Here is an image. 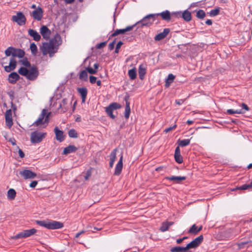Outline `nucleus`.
<instances>
[{
    "mask_svg": "<svg viewBox=\"0 0 252 252\" xmlns=\"http://www.w3.org/2000/svg\"><path fill=\"white\" fill-rule=\"evenodd\" d=\"M36 223L39 226L48 229H58L63 227V223L51 220H36Z\"/></svg>",
    "mask_w": 252,
    "mask_h": 252,
    "instance_id": "obj_1",
    "label": "nucleus"
},
{
    "mask_svg": "<svg viewBox=\"0 0 252 252\" xmlns=\"http://www.w3.org/2000/svg\"><path fill=\"white\" fill-rule=\"evenodd\" d=\"M157 19V14H150L145 16L142 19L137 22L134 25H138V28L149 27L153 24Z\"/></svg>",
    "mask_w": 252,
    "mask_h": 252,
    "instance_id": "obj_2",
    "label": "nucleus"
},
{
    "mask_svg": "<svg viewBox=\"0 0 252 252\" xmlns=\"http://www.w3.org/2000/svg\"><path fill=\"white\" fill-rule=\"evenodd\" d=\"M5 54L7 57L11 55L12 56V58H14V57L22 58L25 55V52L21 49L15 48L11 46L5 50Z\"/></svg>",
    "mask_w": 252,
    "mask_h": 252,
    "instance_id": "obj_3",
    "label": "nucleus"
},
{
    "mask_svg": "<svg viewBox=\"0 0 252 252\" xmlns=\"http://www.w3.org/2000/svg\"><path fill=\"white\" fill-rule=\"evenodd\" d=\"M41 51L43 55L49 54V57L51 58L58 50L49 42H44L41 47Z\"/></svg>",
    "mask_w": 252,
    "mask_h": 252,
    "instance_id": "obj_4",
    "label": "nucleus"
},
{
    "mask_svg": "<svg viewBox=\"0 0 252 252\" xmlns=\"http://www.w3.org/2000/svg\"><path fill=\"white\" fill-rule=\"evenodd\" d=\"M46 133L35 131L31 133V140L32 143H38L42 141L45 138Z\"/></svg>",
    "mask_w": 252,
    "mask_h": 252,
    "instance_id": "obj_5",
    "label": "nucleus"
},
{
    "mask_svg": "<svg viewBox=\"0 0 252 252\" xmlns=\"http://www.w3.org/2000/svg\"><path fill=\"white\" fill-rule=\"evenodd\" d=\"M6 58H3L2 60V62L1 63L2 66L4 68V70L7 72H10V71L14 70L16 67L17 62L16 60L11 58L10 60L9 64L8 65H4L6 63L4 62L5 60H6Z\"/></svg>",
    "mask_w": 252,
    "mask_h": 252,
    "instance_id": "obj_6",
    "label": "nucleus"
},
{
    "mask_svg": "<svg viewBox=\"0 0 252 252\" xmlns=\"http://www.w3.org/2000/svg\"><path fill=\"white\" fill-rule=\"evenodd\" d=\"M121 108V105L117 102L111 103L108 106L105 108V111L107 114L112 119H114L116 117L113 114V111Z\"/></svg>",
    "mask_w": 252,
    "mask_h": 252,
    "instance_id": "obj_7",
    "label": "nucleus"
},
{
    "mask_svg": "<svg viewBox=\"0 0 252 252\" xmlns=\"http://www.w3.org/2000/svg\"><path fill=\"white\" fill-rule=\"evenodd\" d=\"M11 20L19 26L25 25L26 23V18L22 12H18L16 15L12 16Z\"/></svg>",
    "mask_w": 252,
    "mask_h": 252,
    "instance_id": "obj_8",
    "label": "nucleus"
},
{
    "mask_svg": "<svg viewBox=\"0 0 252 252\" xmlns=\"http://www.w3.org/2000/svg\"><path fill=\"white\" fill-rule=\"evenodd\" d=\"M203 236L201 235L194 239L193 241L187 244L186 246L187 251L191 249H195L197 248L203 242Z\"/></svg>",
    "mask_w": 252,
    "mask_h": 252,
    "instance_id": "obj_9",
    "label": "nucleus"
},
{
    "mask_svg": "<svg viewBox=\"0 0 252 252\" xmlns=\"http://www.w3.org/2000/svg\"><path fill=\"white\" fill-rule=\"evenodd\" d=\"M36 232V230L34 228L25 230L20 233H18L14 236V239H18L19 238L29 237Z\"/></svg>",
    "mask_w": 252,
    "mask_h": 252,
    "instance_id": "obj_10",
    "label": "nucleus"
},
{
    "mask_svg": "<svg viewBox=\"0 0 252 252\" xmlns=\"http://www.w3.org/2000/svg\"><path fill=\"white\" fill-rule=\"evenodd\" d=\"M30 15L34 20L40 21L43 18V10L41 7L38 6L30 13Z\"/></svg>",
    "mask_w": 252,
    "mask_h": 252,
    "instance_id": "obj_11",
    "label": "nucleus"
},
{
    "mask_svg": "<svg viewBox=\"0 0 252 252\" xmlns=\"http://www.w3.org/2000/svg\"><path fill=\"white\" fill-rule=\"evenodd\" d=\"M57 50L59 45L62 44L61 37L58 33L56 34L48 42Z\"/></svg>",
    "mask_w": 252,
    "mask_h": 252,
    "instance_id": "obj_12",
    "label": "nucleus"
},
{
    "mask_svg": "<svg viewBox=\"0 0 252 252\" xmlns=\"http://www.w3.org/2000/svg\"><path fill=\"white\" fill-rule=\"evenodd\" d=\"M39 72L36 67H32L30 70L27 75V78L29 80H34L38 76Z\"/></svg>",
    "mask_w": 252,
    "mask_h": 252,
    "instance_id": "obj_13",
    "label": "nucleus"
},
{
    "mask_svg": "<svg viewBox=\"0 0 252 252\" xmlns=\"http://www.w3.org/2000/svg\"><path fill=\"white\" fill-rule=\"evenodd\" d=\"M19 174L25 179H34L36 176V174L30 170L25 169L21 171Z\"/></svg>",
    "mask_w": 252,
    "mask_h": 252,
    "instance_id": "obj_14",
    "label": "nucleus"
},
{
    "mask_svg": "<svg viewBox=\"0 0 252 252\" xmlns=\"http://www.w3.org/2000/svg\"><path fill=\"white\" fill-rule=\"evenodd\" d=\"M40 32L43 38L47 40L50 38L51 33V31L46 26H42L40 29Z\"/></svg>",
    "mask_w": 252,
    "mask_h": 252,
    "instance_id": "obj_15",
    "label": "nucleus"
},
{
    "mask_svg": "<svg viewBox=\"0 0 252 252\" xmlns=\"http://www.w3.org/2000/svg\"><path fill=\"white\" fill-rule=\"evenodd\" d=\"M135 26V25L132 26H127L125 29H117L114 32L110 35V37L115 36L120 34H124L126 32L131 31L133 28Z\"/></svg>",
    "mask_w": 252,
    "mask_h": 252,
    "instance_id": "obj_16",
    "label": "nucleus"
},
{
    "mask_svg": "<svg viewBox=\"0 0 252 252\" xmlns=\"http://www.w3.org/2000/svg\"><path fill=\"white\" fill-rule=\"evenodd\" d=\"M5 123L6 126L10 127L13 125V121L12 117V110L11 109L7 110L5 114Z\"/></svg>",
    "mask_w": 252,
    "mask_h": 252,
    "instance_id": "obj_17",
    "label": "nucleus"
},
{
    "mask_svg": "<svg viewBox=\"0 0 252 252\" xmlns=\"http://www.w3.org/2000/svg\"><path fill=\"white\" fill-rule=\"evenodd\" d=\"M170 30L168 28L164 29L163 31L157 34L155 37L154 39L156 41H160L163 39H164L169 33Z\"/></svg>",
    "mask_w": 252,
    "mask_h": 252,
    "instance_id": "obj_18",
    "label": "nucleus"
},
{
    "mask_svg": "<svg viewBox=\"0 0 252 252\" xmlns=\"http://www.w3.org/2000/svg\"><path fill=\"white\" fill-rule=\"evenodd\" d=\"M157 14V18L160 16L162 19L166 21H169L171 18V15L169 11L166 10L162 12L158 13H155Z\"/></svg>",
    "mask_w": 252,
    "mask_h": 252,
    "instance_id": "obj_19",
    "label": "nucleus"
},
{
    "mask_svg": "<svg viewBox=\"0 0 252 252\" xmlns=\"http://www.w3.org/2000/svg\"><path fill=\"white\" fill-rule=\"evenodd\" d=\"M54 132L56 135V138L57 141L62 142L64 139V135L62 130L59 129L58 127H55Z\"/></svg>",
    "mask_w": 252,
    "mask_h": 252,
    "instance_id": "obj_20",
    "label": "nucleus"
},
{
    "mask_svg": "<svg viewBox=\"0 0 252 252\" xmlns=\"http://www.w3.org/2000/svg\"><path fill=\"white\" fill-rule=\"evenodd\" d=\"M20 79V76L16 72H13L8 75V82L12 84L16 83V82Z\"/></svg>",
    "mask_w": 252,
    "mask_h": 252,
    "instance_id": "obj_21",
    "label": "nucleus"
},
{
    "mask_svg": "<svg viewBox=\"0 0 252 252\" xmlns=\"http://www.w3.org/2000/svg\"><path fill=\"white\" fill-rule=\"evenodd\" d=\"M123 158H120L115 168L114 175L119 176L121 174L123 167Z\"/></svg>",
    "mask_w": 252,
    "mask_h": 252,
    "instance_id": "obj_22",
    "label": "nucleus"
},
{
    "mask_svg": "<svg viewBox=\"0 0 252 252\" xmlns=\"http://www.w3.org/2000/svg\"><path fill=\"white\" fill-rule=\"evenodd\" d=\"M77 91L81 95L82 103H85L88 93V90L87 88L85 87L78 88H77Z\"/></svg>",
    "mask_w": 252,
    "mask_h": 252,
    "instance_id": "obj_23",
    "label": "nucleus"
},
{
    "mask_svg": "<svg viewBox=\"0 0 252 252\" xmlns=\"http://www.w3.org/2000/svg\"><path fill=\"white\" fill-rule=\"evenodd\" d=\"M46 114V110L43 109L37 120L33 123V125L38 126L44 124V119Z\"/></svg>",
    "mask_w": 252,
    "mask_h": 252,
    "instance_id": "obj_24",
    "label": "nucleus"
},
{
    "mask_svg": "<svg viewBox=\"0 0 252 252\" xmlns=\"http://www.w3.org/2000/svg\"><path fill=\"white\" fill-rule=\"evenodd\" d=\"M68 108L69 107L67 105V100L66 98H63L60 104L58 110L61 109V113H64L68 110Z\"/></svg>",
    "mask_w": 252,
    "mask_h": 252,
    "instance_id": "obj_25",
    "label": "nucleus"
},
{
    "mask_svg": "<svg viewBox=\"0 0 252 252\" xmlns=\"http://www.w3.org/2000/svg\"><path fill=\"white\" fill-rule=\"evenodd\" d=\"M29 34L33 38V40L36 41H39L41 39V36L38 32L32 29L28 30Z\"/></svg>",
    "mask_w": 252,
    "mask_h": 252,
    "instance_id": "obj_26",
    "label": "nucleus"
},
{
    "mask_svg": "<svg viewBox=\"0 0 252 252\" xmlns=\"http://www.w3.org/2000/svg\"><path fill=\"white\" fill-rule=\"evenodd\" d=\"M165 179L167 180L172 181L176 183H180L181 181L185 180L186 177L185 176H175L166 177Z\"/></svg>",
    "mask_w": 252,
    "mask_h": 252,
    "instance_id": "obj_27",
    "label": "nucleus"
},
{
    "mask_svg": "<svg viewBox=\"0 0 252 252\" xmlns=\"http://www.w3.org/2000/svg\"><path fill=\"white\" fill-rule=\"evenodd\" d=\"M77 150V148L75 146L69 145L64 149L63 154L66 155L68 154L75 152Z\"/></svg>",
    "mask_w": 252,
    "mask_h": 252,
    "instance_id": "obj_28",
    "label": "nucleus"
},
{
    "mask_svg": "<svg viewBox=\"0 0 252 252\" xmlns=\"http://www.w3.org/2000/svg\"><path fill=\"white\" fill-rule=\"evenodd\" d=\"M173 224V222L172 221H164L163 222L161 226L160 227L159 230L162 232H165L168 230L169 226Z\"/></svg>",
    "mask_w": 252,
    "mask_h": 252,
    "instance_id": "obj_29",
    "label": "nucleus"
},
{
    "mask_svg": "<svg viewBox=\"0 0 252 252\" xmlns=\"http://www.w3.org/2000/svg\"><path fill=\"white\" fill-rule=\"evenodd\" d=\"M181 18L185 21L189 22L191 20V13L188 10H186L182 12Z\"/></svg>",
    "mask_w": 252,
    "mask_h": 252,
    "instance_id": "obj_30",
    "label": "nucleus"
},
{
    "mask_svg": "<svg viewBox=\"0 0 252 252\" xmlns=\"http://www.w3.org/2000/svg\"><path fill=\"white\" fill-rule=\"evenodd\" d=\"M175 78V76L173 74L171 73L169 74L165 79V87L166 88H168L171 84L173 82Z\"/></svg>",
    "mask_w": 252,
    "mask_h": 252,
    "instance_id": "obj_31",
    "label": "nucleus"
},
{
    "mask_svg": "<svg viewBox=\"0 0 252 252\" xmlns=\"http://www.w3.org/2000/svg\"><path fill=\"white\" fill-rule=\"evenodd\" d=\"M146 73V70L145 67L143 64H140L138 68V74L139 78L141 80H143L144 79Z\"/></svg>",
    "mask_w": 252,
    "mask_h": 252,
    "instance_id": "obj_32",
    "label": "nucleus"
},
{
    "mask_svg": "<svg viewBox=\"0 0 252 252\" xmlns=\"http://www.w3.org/2000/svg\"><path fill=\"white\" fill-rule=\"evenodd\" d=\"M128 75L131 80H134L137 76L136 69L135 67L128 70Z\"/></svg>",
    "mask_w": 252,
    "mask_h": 252,
    "instance_id": "obj_33",
    "label": "nucleus"
},
{
    "mask_svg": "<svg viewBox=\"0 0 252 252\" xmlns=\"http://www.w3.org/2000/svg\"><path fill=\"white\" fill-rule=\"evenodd\" d=\"M94 170L92 167H90L85 172H83L84 178L86 181L88 180L92 176V172Z\"/></svg>",
    "mask_w": 252,
    "mask_h": 252,
    "instance_id": "obj_34",
    "label": "nucleus"
},
{
    "mask_svg": "<svg viewBox=\"0 0 252 252\" xmlns=\"http://www.w3.org/2000/svg\"><path fill=\"white\" fill-rule=\"evenodd\" d=\"M16 194V192L15 189H10L7 191V198L10 200H13L15 198Z\"/></svg>",
    "mask_w": 252,
    "mask_h": 252,
    "instance_id": "obj_35",
    "label": "nucleus"
},
{
    "mask_svg": "<svg viewBox=\"0 0 252 252\" xmlns=\"http://www.w3.org/2000/svg\"><path fill=\"white\" fill-rule=\"evenodd\" d=\"M179 146L185 147L189 145L190 143V139H179L177 141Z\"/></svg>",
    "mask_w": 252,
    "mask_h": 252,
    "instance_id": "obj_36",
    "label": "nucleus"
},
{
    "mask_svg": "<svg viewBox=\"0 0 252 252\" xmlns=\"http://www.w3.org/2000/svg\"><path fill=\"white\" fill-rule=\"evenodd\" d=\"M120 153L119 155H118V157H120V158H123V155H122V151L121 149H115L111 152L110 155V158H116L117 155V153Z\"/></svg>",
    "mask_w": 252,
    "mask_h": 252,
    "instance_id": "obj_37",
    "label": "nucleus"
},
{
    "mask_svg": "<svg viewBox=\"0 0 252 252\" xmlns=\"http://www.w3.org/2000/svg\"><path fill=\"white\" fill-rule=\"evenodd\" d=\"M227 113L229 115H233L234 114H244L245 111L243 110V109H228L227 110Z\"/></svg>",
    "mask_w": 252,
    "mask_h": 252,
    "instance_id": "obj_38",
    "label": "nucleus"
},
{
    "mask_svg": "<svg viewBox=\"0 0 252 252\" xmlns=\"http://www.w3.org/2000/svg\"><path fill=\"white\" fill-rule=\"evenodd\" d=\"M184 251H187L186 247H173L171 249V252H182Z\"/></svg>",
    "mask_w": 252,
    "mask_h": 252,
    "instance_id": "obj_39",
    "label": "nucleus"
},
{
    "mask_svg": "<svg viewBox=\"0 0 252 252\" xmlns=\"http://www.w3.org/2000/svg\"><path fill=\"white\" fill-rule=\"evenodd\" d=\"M79 79L82 80L87 81L88 79V73L86 70H82L79 74Z\"/></svg>",
    "mask_w": 252,
    "mask_h": 252,
    "instance_id": "obj_40",
    "label": "nucleus"
},
{
    "mask_svg": "<svg viewBox=\"0 0 252 252\" xmlns=\"http://www.w3.org/2000/svg\"><path fill=\"white\" fill-rule=\"evenodd\" d=\"M130 113V105L128 103H127L126 105L125 111V117L126 119H128L129 117Z\"/></svg>",
    "mask_w": 252,
    "mask_h": 252,
    "instance_id": "obj_41",
    "label": "nucleus"
},
{
    "mask_svg": "<svg viewBox=\"0 0 252 252\" xmlns=\"http://www.w3.org/2000/svg\"><path fill=\"white\" fill-rule=\"evenodd\" d=\"M250 189H252V180L250 184H244L238 188L239 190H246Z\"/></svg>",
    "mask_w": 252,
    "mask_h": 252,
    "instance_id": "obj_42",
    "label": "nucleus"
},
{
    "mask_svg": "<svg viewBox=\"0 0 252 252\" xmlns=\"http://www.w3.org/2000/svg\"><path fill=\"white\" fill-rule=\"evenodd\" d=\"M28 72L29 70L24 67H21L18 70V73L26 77H27Z\"/></svg>",
    "mask_w": 252,
    "mask_h": 252,
    "instance_id": "obj_43",
    "label": "nucleus"
},
{
    "mask_svg": "<svg viewBox=\"0 0 252 252\" xmlns=\"http://www.w3.org/2000/svg\"><path fill=\"white\" fill-rule=\"evenodd\" d=\"M220 10L219 7L212 9L210 11L209 15L211 17H215L219 14Z\"/></svg>",
    "mask_w": 252,
    "mask_h": 252,
    "instance_id": "obj_44",
    "label": "nucleus"
},
{
    "mask_svg": "<svg viewBox=\"0 0 252 252\" xmlns=\"http://www.w3.org/2000/svg\"><path fill=\"white\" fill-rule=\"evenodd\" d=\"M197 231V226L195 224H193L191 227L189 228V233L190 234H196L198 233V232H196Z\"/></svg>",
    "mask_w": 252,
    "mask_h": 252,
    "instance_id": "obj_45",
    "label": "nucleus"
},
{
    "mask_svg": "<svg viewBox=\"0 0 252 252\" xmlns=\"http://www.w3.org/2000/svg\"><path fill=\"white\" fill-rule=\"evenodd\" d=\"M205 16V12L201 9L197 11L196 17L200 19H203Z\"/></svg>",
    "mask_w": 252,
    "mask_h": 252,
    "instance_id": "obj_46",
    "label": "nucleus"
},
{
    "mask_svg": "<svg viewBox=\"0 0 252 252\" xmlns=\"http://www.w3.org/2000/svg\"><path fill=\"white\" fill-rule=\"evenodd\" d=\"M68 136L71 138H77L78 134L74 129H71L68 131Z\"/></svg>",
    "mask_w": 252,
    "mask_h": 252,
    "instance_id": "obj_47",
    "label": "nucleus"
},
{
    "mask_svg": "<svg viewBox=\"0 0 252 252\" xmlns=\"http://www.w3.org/2000/svg\"><path fill=\"white\" fill-rule=\"evenodd\" d=\"M30 49H31V52L32 54H35L37 52V46L35 45V44H34V43H32L31 44Z\"/></svg>",
    "mask_w": 252,
    "mask_h": 252,
    "instance_id": "obj_48",
    "label": "nucleus"
},
{
    "mask_svg": "<svg viewBox=\"0 0 252 252\" xmlns=\"http://www.w3.org/2000/svg\"><path fill=\"white\" fill-rule=\"evenodd\" d=\"M181 157L180 149L179 147L176 148L175 150L174 158H180Z\"/></svg>",
    "mask_w": 252,
    "mask_h": 252,
    "instance_id": "obj_49",
    "label": "nucleus"
},
{
    "mask_svg": "<svg viewBox=\"0 0 252 252\" xmlns=\"http://www.w3.org/2000/svg\"><path fill=\"white\" fill-rule=\"evenodd\" d=\"M123 44V42L121 41H120L118 42L116 45V47L115 48V52L116 53H118L119 52V49L121 48V46Z\"/></svg>",
    "mask_w": 252,
    "mask_h": 252,
    "instance_id": "obj_50",
    "label": "nucleus"
},
{
    "mask_svg": "<svg viewBox=\"0 0 252 252\" xmlns=\"http://www.w3.org/2000/svg\"><path fill=\"white\" fill-rule=\"evenodd\" d=\"M22 63L23 65L26 67H30L31 66V63L30 62L27 60L26 58L24 59L22 61Z\"/></svg>",
    "mask_w": 252,
    "mask_h": 252,
    "instance_id": "obj_51",
    "label": "nucleus"
},
{
    "mask_svg": "<svg viewBox=\"0 0 252 252\" xmlns=\"http://www.w3.org/2000/svg\"><path fill=\"white\" fill-rule=\"evenodd\" d=\"M181 14H182L181 11L174 12L171 14V16H174V17L178 18H181Z\"/></svg>",
    "mask_w": 252,
    "mask_h": 252,
    "instance_id": "obj_52",
    "label": "nucleus"
},
{
    "mask_svg": "<svg viewBox=\"0 0 252 252\" xmlns=\"http://www.w3.org/2000/svg\"><path fill=\"white\" fill-rule=\"evenodd\" d=\"M176 127H177V125L175 124L174 125H173L172 126H170L169 127L166 128L164 130V132L165 133H167V132H169L170 131H171L173 129H174L175 128H176Z\"/></svg>",
    "mask_w": 252,
    "mask_h": 252,
    "instance_id": "obj_53",
    "label": "nucleus"
},
{
    "mask_svg": "<svg viewBox=\"0 0 252 252\" xmlns=\"http://www.w3.org/2000/svg\"><path fill=\"white\" fill-rule=\"evenodd\" d=\"M87 71L90 74H94L97 72V70L94 69L92 68V67H88L86 68Z\"/></svg>",
    "mask_w": 252,
    "mask_h": 252,
    "instance_id": "obj_54",
    "label": "nucleus"
},
{
    "mask_svg": "<svg viewBox=\"0 0 252 252\" xmlns=\"http://www.w3.org/2000/svg\"><path fill=\"white\" fill-rule=\"evenodd\" d=\"M106 43H107V42L105 41V42H102L99 44H97L96 46V48H97V49L102 48L106 45Z\"/></svg>",
    "mask_w": 252,
    "mask_h": 252,
    "instance_id": "obj_55",
    "label": "nucleus"
},
{
    "mask_svg": "<svg viewBox=\"0 0 252 252\" xmlns=\"http://www.w3.org/2000/svg\"><path fill=\"white\" fill-rule=\"evenodd\" d=\"M51 113L49 112L48 113H46V114L44 117V123H49V118L51 115Z\"/></svg>",
    "mask_w": 252,
    "mask_h": 252,
    "instance_id": "obj_56",
    "label": "nucleus"
},
{
    "mask_svg": "<svg viewBox=\"0 0 252 252\" xmlns=\"http://www.w3.org/2000/svg\"><path fill=\"white\" fill-rule=\"evenodd\" d=\"M97 78L94 76H90V82L92 84H94L96 82Z\"/></svg>",
    "mask_w": 252,
    "mask_h": 252,
    "instance_id": "obj_57",
    "label": "nucleus"
},
{
    "mask_svg": "<svg viewBox=\"0 0 252 252\" xmlns=\"http://www.w3.org/2000/svg\"><path fill=\"white\" fill-rule=\"evenodd\" d=\"M242 108L241 109H243V110H244L245 112L246 111H249L250 108L249 107L246 105V104L242 103L241 104Z\"/></svg>",
    "mask_w": 252,
    "mask_h": 252,
    "instance_id": "obj_58",
    "label": "nucleus"
},
{
    "mask_svg": "<svg viewBox=\"0 0 252 252\" xmlns=\"http://www.w3.org/2000/svg\"><path fill=\"white\" fill-rule=\"evenodd\" d=\"M115 40H114L113 42L109 43V44L108 45V48L110 50H112L114 49V46H115Z\"/></svg>",
    "mask_w": 252,
    "mask_h": 252,
    "instance_id": "obj_59",
    "label": "nucleus"
},
{
    "mask_svg": "<svg viewBox=\"0 0 252 252\" xmlns=\"http://www.w3.org/2000/svg\"><path fill=\"white\" fill-rule=\"evenodd\" d=\"M37 184V181H32L30 184V187L32 188H35Z\"/></svg>",
    "mask_w": 252,
    "mask_h": 252,
    "instance_id": "obj_60",
    "label": "nucleus"
},
{
    "mask_svg": "<svg viewBox=\"0 0 252 252\" xmlns=\"http://www.w3.org/2000/svg\"><path fill=\"white\" fill-rule=\"evenodd\" d=\"M248 243V241L241 242L238 244L239 247L240 248H243L244 246L247 244Z\"/></svg>",
    "mask_w": 252,
    "mask_h": 252,
    "instance_id": "obj_61",
    "label": "nucleus"
},
{
    "mask_svg": "<svg viewBox=\"0 0 252 252\" xmlns=\"http://www.w3.org/2000/svg\"><path fill=\"white\" fill-rule=\"evenodd\" d=\"M18 153L20 158H24L25 154L21 149H19Z\"/></svg>",
    "mask_w": 252,
    "mask_h": 252,
    "instance_id": "obj_62",
    "label": "nucleus"
},
{
    "mask_svg": "<svg viewBox=\"0 0 252 252\" xmlns=\"http://www.w3.org/2000/svg\"><path fill=\"white\" fill-rule=\"evenodd\" d=\"M115 158H111V160L109 162V166L112 168L113 166Z\"/></svg>",
    "mask_w": 252,
    "mask_h": 252,
    "instance_id": "obj_63",
    "label": "nucleus"
},
{
    "mask_svg": "<svg viewBox=\"0 0 252 252\" xmlns=\"http://www.w3.org/2000/svg\"><path fill=\"white\" fill-rule=\"evenodd\" d=\"M164 168V166H159V167H157L156 169H155V170L156 171H158V172H159V171H160L161 170H163V169Z\"/></svg>",
    "mask_w": 252,
    "mask_h": 252,
    "instance_id": "obj_64",
    "label": "nucleus"
}]
</instances>
